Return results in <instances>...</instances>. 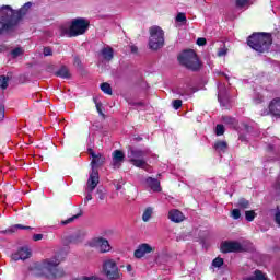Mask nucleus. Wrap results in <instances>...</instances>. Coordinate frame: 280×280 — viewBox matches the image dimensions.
<instances>
[{"instance_id":"f257e3e1","label":"nucleus","mask_w":280,"mask_h":280,"mask_svg":"<svg viewBox=\"0 0 280 280\" xmlns=\"http://www.w3.org/2000/svg\"><path fill=\"white\" fill-rule=\"evenodd\" d=\"M30 8H32V2L24 3V5L19 10H14L12 7L7 5V14L5 16L2 15V21L4 22L0 21V34H3V32H10V30L16 27V25L23 21V16L27 14Z\"/></svg>"},{"instance_id":"f03ea898","label":"nucleus","mask_w":280,"mask_h":280,"mask_svg":"<svg viewBox=\"0 0 280 280\" xmlns=\"http://www.w3.org/2000/svg\"><path fill=\"white\" fill-rule=\"evenodd\" d=\"M91 22L84 18L73 19L69 27L60 26V36H67V38H77L86 34Z\"/></svg>"},{"instance_id":"7ed1b4c3","label":"nucleus","mask_w":280,"mask_h":280,"mask_svg":"<svg viewBox=\"0 0 280 280\" xmlns=\"http://www.w3.org/2000/svg\"><path fill=\"white\" fill-rule=\"evenodd\" d=\"M247 45L258 54L270 51L272 35L270 33H254L247 38Z\"/></svg>"},{"instance_id":"20e7f679","label":"nucleus","mask_w":280,"mask_h":280,"mask_svg":"<svg viewBox=\"0 0 280 280\" xmlns=\"http://www.w3.org/2000/svg\"><path fill=\"white\" fill-rule=\"evenodd\" d=\"M178 62L189 71L198 73L202 69V61L198 58V54L194 49L184 50L178 57Z\"/></svg>"},{"instance_id":"39448f33","label":"nucleus","mask_w":280,"mask_h":280,"mask_svg":"<svg viewBox=\"0 0 280 280\" xmlns=\"http://www.w3.org/2000/svg\"><path fill=\"white\" fill-rule=\"evenodd\" d=\"M127 156L133 167H139L140 170L148 167V162L144 159L145 152L143 150L128 147Z\"/></svg>"},{"instance_id":"423d86ee","label":"nucleus","mask_w":280,"mask_h":280,"mask_svg":"<svg viewBox=\"0 0 280 280\" xmlns=\"http://www.w3.org/2000/svg\"><path fill=\"white\" fill-rule=\"evenodd\" d=\"M165 45V33L161 30L160 26H152L150 28V39H149V47L156 51L161 49Z\"/></svg>"},{"instance_id":"0eeeda50","label":"nucleus","mask_w":280,"mask_h":280,"mask_svg":"<svg viewBox=\"0 0 280 280\" xmlns=\"http://www.w3.org/2000/svg\"><path fill=\"white\" fill-rule=\"evenodd\" d=\"M60 260L58 258L46 259L42 264V269L48 272L54 279H60L65 277V270L60 269Z\"/></svg>"},{"instance_id":"6e6552de","label":"nucleus","mask_w":280,"mask_h":280,"mask_svg":"<svg viewBox=\"0 0 280 280\" xmlns=\"http://www.w3.org/2000/svg\"><path fill=\"white\" fill-rule=\"evenodd\" d=\"M103 272L108 280L121 279V272L117 262L114 259H107L103 262Z\"/></svg>"},{"instance_id":"1a4fd4ad","label":"nucleus","mask_w":280,"mask_h":280,"mask_svg":"<svg viewBox=\"0 0 280 280\" xmlns=\"http://www.w3.org/2000/svg\"><path fill=\"white\" fill-rule=\"evenodd\" d=\"M220 252L224 255L229 253H244V246L236 241H224L220 245Z\"/></svg>"},{"instance_id":"9d476101","label":"nucleus","mask_w":280,"mask_h":280,"mask_svg":"<svg viewBox=\"0 0 280 280\" xmlns=\"http://www.w3.org/2000/svg\"><path fill=\"white\" fill-rule=\"evenodd\" d=\"M92 246L98 248L100 253H110V250H113V247L110 246L108 240L102 236L94 238L92 241Z\"/></svg>"},{"instance_id":"9b49d317","label":"nucleus","mask_w":280,"mask_h":280,"mask_svg":"<svg viewBox=\"0 0 280 280\" xmlns=\"http://www.w3.org/2000/svg\"><path fill=\"white\" fill-rule=\"evenodd\" d=\"M156 248L152 247L148 243H142L138 245L137 249L133 252V256L136 259H143V256L150 255V253H154Z\"/></svg>"},{"instance_id":"f8f14e48","label":"nucleus","mask_w":280,"mask_h":280,"mask_svg":"<svg viewBox=\"0 0 280 280\" xmlns=\"http://www.w3.org/2000/svg\"><path fill=\"white\" fill-rule=\"evenodd\" d=\"M32 257V252L27 247L20 248L16 253L11 255V258L13 261H25V259H30Z\"/></svg>"},{"instance_id":"ddd939ff","label":"nucleus","mask_w":280,"mask_h":280,"mask_svg":"<svg viewBox=\"0 0 280 280\" xmlns=\"http://www.w3.org/2000/svg\"><path fill=\"white\" fill-rule=\"evenodd\" d=\"M97 185H100V171H97V168H93L88 179V187L90 191H93Z\"/></svg>"},{"instance_id":"4468645a","label":"nucleus","mask_w":280,"mask_h":280,"mask_svg":"<svg viewBox=\"0 0 280 280\" xmlns=\"http://www.w3.org/2000/svg\"><path fill=\"white\" fill-rule=\"evenodd\" d=\"M90 154L92 156V172L93 170H97V167H102V165H104V162L106 161V158H104V155L102 154H95V152H93V150L90 151Z\"/></svg>"},{"instance_id":"2eb2a0df","label":"nucleus","mask_w":280,"mask_h":280,"mask_svg":"<svg viewBox=\"0 0 280 280\" xmlns=\"http://www.w3.org/2000/svg\"><path fill=\"white\" fill-rule=\"evenodd\" d=\"M269 115L273 117H280V97H276L270 101L268 105Z\"/></svg>"},{"instance_id":"dca6fc26","label":"nucleus","mask_w":280,"mask_h":280,"mask_svg":"<svg viewBox=\"0 0 280 280\" xmlns=\"http://www.w3.org/2000/svg\"><path fill=\"white\" fill-rule=\"evenodd\" d=\"M168 220L175 222V224H180V222L185 220V214H183L180 210L173 209L168 212Z\"/></svg>"},{"instance_id":"f3484780","label":"nucleus","mask_w":280,"mask_h":280,"mask_svg":"<svg viewBox=\"0 0 280 280\" xmlns=\"http://www.w3.org/2000/svg\"><path fill=\"white\" fill-rule=\"evenodd\" d=\"M101 56L103 57V60H106L107 62H110L113 58H115V50L110 46H106L102 48Z\"/></svg>"},{"instance_id":"a211bd4d","label":"nucleus","mask_w":280,"mask_h":280,"mask_svg":"<svg viewBox=\"0 0 280 280\" xmlns=\"http://www.w3.org/2000/svg\"><path fill=\"white\" fill-rule=\"evenodd\" d=\"M147 185H149L150 189H152V191H161V182L156 178L153 177H148L147 178Z\"/></svg>"},{"instance_id":"6ab92c4d","label":"nucleus","mask_w":280,"mask_h":280,"mask_svg":"<svg viewBox=\"0 0 280 280\" xmlns=\"http://www.w3.org/2000/svg\"><path fill=\"white\" fill-rule=\"evenodd\" d=\"M56 78H62L63 80H70L71 72L67 66H61V68L55 72Z\"/></svg>"},{"instance_id":"aec40b11","label":"nucleus","mask_w":280,"mask_h":280,"mask_svg":"<svg viewBox=\"0 0 280 280\" xmlns=\"http://www.w3.org/2000/svg\"><path fill=\"white\" fill-rule=\"evenodd\" d=\"M84 240V234L82 232L78 231L74 234H71L68 236L67 241L69 244H80Z\"/></svg>"},{"instance_id":"412c9836","label":"nucleus","mask_w":280,"mask_h":280,"mask_svg":"<svg viewBox=\"0 0 280 280\" xmlns=\"http://www.w3.org/2000/svg\"><path fill=\"white\" fill-rule=\"evenodd\" d=\"M112 155L115 164L124 163V159H126V154L121 150H115Z\"/></svg>"},{"instance_id":"4be33fe9","label":"nucleus","mask_w":280,"mask_h":280,"mask_svg":"<svg viewBox=\"0 0 280 280\" xmlns=\"http://www.w3.org/2000/svg\"><path fill=\"white\" fill-rule=\"evenodd\" d=\"M213 148L218 152H226L229 149V143H226V141L219 140L214 143Z\"/></svg>"},{"instance_id":"5701e85b","label":"nucleus","mask_w":280,"mask_h":280,"mask_svg":"<svg viewBox=\"0 0 280 280\" xmlns=\"http://www.w3.org/2000/svg\"><path fill=\"white\" fill-rule=\"evenodd\" d=\"M83 213L84 212L82 210H80L79 213H77L66 220H62L61 221L62 226H67V224H71L72 222H75V220H78V218H82Z\"/></svg>"},{"instance_id":"b1692460","label":"nucleus","mask_w":280,"mask_h":280,"mask_svg":"<svg viewBox=\"0 0 280 280\" xmlns=\"http://www.w3.org/2000/svg\"><path fill=\"white\" fill-rule=\"evenodd\" d=\"M236 207H238V209H250V201H248L246 198H240Z\"/></svg>"},{"instance_id":"393cba45","label":"nucleus","mask_w":280,"mask_h":280,"mask_svg":"<svg viewBox=\"0 0 280 280\" xmlns=\"http://www.w3.org/2000/svg\"><path fill=\"white\" fill-rule=\"evenodd\" d=\"M243 280H266V276H264L261 270H256L255 276L244 278Z\"/></svg>"},{"instance_id":"a878e982","label":"nucleus","mask_w":280,"mask_h":280,"mask_svg":"<svg viewBox=\"0 0 280 280\" xmlns=\"http://www.w3.org/2000/svg\"><path fill=\"white\" fill-rule=\"evenodd\" d=\"M153 209L151 207L145 208L142 214L143 222H150V218H152Z\"/></svg>"},{"instance_id":"bb28decb","label":"nucleus","mask_w":280,"mask_h":280,"mask_svg":"<svg viewBox=\"0 0 280 280\" xmlns=\"http://www.w3.org/2000/svg\"><path fill=\"white\" fill-rule=\"evenodd\" d=\"M101 91L105 93L106 95H113V88L109 85L108 82H104L101 84Z\"/></svg>"},{"instance_id":"cd10ccee","label":"nucleus","mask_w":280,"mask_h":280,"mask_svg":"<svg viewBox=\"0 0 280 280\" xmlns=\"http://www.w3.org/2000/svg\"><path fill=\"white\" fill-rule=\"evenodd\" d=\"M10 82V77L0 75V89L5 91L8 89V83Z\"/></svg>"},{"instance_id":"c85d7f7f","label":"nucleus","mask_w":280,"mask_h":280,"mask_svg":"<svg viewBox=\"0 0 280 280\" xmlns=\"http://www.w3.org/2000/svg\"><path fill=\"white\" fill-rule=\"evenodd\" d=\"M255 218H257V213L255 212V210L245 211V220H247V222H253Z\"/></svg>"},{"instance_id":"c756f323","label":"nucleus","mask_w":280,"mask_h":280,"mask_svg":"<svg viewBox=\"0 0 280 280\" xmlns=\"http://www.w3.org/2000/svg\"><path fill=\"white\" fill-rule=\"evenodd\" d=\"M212 266L214 268H222V266H224V258L222 257H217L212 260Z\"/></svg>"},{"instance_id":"7c9ffc66","label":"nucleus","mask_w":280,"mask_h":280,"mask_svg":"<svg viewBox=\"0 0 280 280\" xmlns=\"http://www.w3.org/2000/svg\"><path fill=\"white\" fill-rule=\"evenodd\" d=\"M12 58H19V56H23V48L16 47L13 50H11Z\"/></svg>"},{"instance_id":"2f4dec72","label":"nucleus","mask_w":280,"mask_h":280,"mask_svg":"<svg viewBox=\"0 0 280 280\" xmlns=\"http://www.w3.org/2000/svg\"><path fill=\"white\" fill-rule=\"evenodd\" d=\"M222 121H224V124H230L231 126H234V124H236L235 118L231 116H222Z\"/></svg>"},{"instance_id":"473e14b6","label":"nucleus","mask_w":280,"mask_h":280,"mask_svg":"<svg viewBox=\"0 0 280 280\" xmlns=\"http://www.w3.org/2000/svg\"><path fill=\"white\" fill-rule=\"evenodd\" d=\"M231 218H233V220H240V218H242V212L240 209H233L231 211Z\"/></svg>"},{"instance_id":"72a5a7b5","label":"nucleus","mask_w":280,"mask_h":280,"mask_svg":"<svg viewBox=\"0 0 280 280\" xmlns=\"http://www.w3.org/2000/svg\"><path fill=\"white\" fill-rule=\"evenodd\" d=\"M177 23H187V15L185 13H178L176 16Z\"/></svg>"},{"instance_id":"f704fd0d","label":"nucleus","mask_w":280,"mask_h":280,"mask_svg":"<svg viewBox=\"0 0 280 280\" xmlns=\"http://www.w3.org/2000/svg\"><path fill=\"white\" fill-rule=\"evenodd\" d=\"M215 135L217 137H222V135H224V125H217Z\"/></svg>"},{"instance_id":"c9c22d12","label":"nucleus","mask_w":280,"mask_h":280,"mask_svg":"<svg viewBox=\"0 0 280 280\" xmlns=\"http://www.w3.org/2000/svg\"><path fill=\"white\" fill-rule=\"evenodd\" d=\"M182 106H183V101L182 100H174L173 101V108L175 109V110H178L179 108H182Z\"/></svg>"},{"instance_id":"e433bc0d","label":"nucleus","mask_w":280,"mask_h":280,"mask_svg":"<svg viewBox=\"0 0 280 280\" xmlns=\"http://www.w3.org/2000/svg\"><path fill=\"white\" fill-rule=\"evenodd\" d=\"M275 222H276V224H278V226H280V208H279V206H277V210L275 213Z\"/></svg>"},{"instance_id":"4c0bfd02","label":"nucleus","mask_w":280,"mask_h":280,"mask_svg":"<svg viewBox=\"0 0 280 280\" xmlns=\"http://www.w3.org/2000/svg\"><path fill=\"white\" fill-rule=\"evenodd\" d=\"M3 119H5V106L0 104V121H3Z\"/></svg>"},{"instance_id":"58836bf2","label":"nucleus","mask_w":280,"mask_h":280,"mask_svg":"<svg viewBox=\"0 0 280 280\" xmlns=\"http://www.w3.org/2000/svg\"><path fill=\"white\" fill-rule=\"evenodd\" d=\"M248 0H236L235 5L236 8H244V5H247Z\"/></svg>"},{"instance_id":"ea45409f","label":"nucleus","mask_w":280,"mask_h":280,"mask_svg":"<svg viewBox=\"0 0 280 280\" xmlns=\"http://www.w3.org/2000/svg\"><path fill=\"white\" fill-rule=\"evenodd\" d=\"M197 45H198L199 47H205V45H207V38H205V37H199V38L197 39Z\"/></svg>"},{"instance_id":"a19ab883","label":"nucleus","mask_w":280,"mask_h":280,"mask_svg":"<svg viewBox=\"0 0 280 280\" xmlns=\"http://www.w3.org/2000/svg\"><path fill=\"white\" fill-rule=\"evenodd\" d=\"M264 102V95L257 94V96L254 97L255 104H262Z\"/></svg>"},{"instance_id":"79ce46f5","label":"nucleus","mask_w":280,"mask_h":280,"mask_svg":"<svg viewBox=\"0 0 280 280\" xmlns=\"http://www.w3.org/2000/svg\"><path fill=\"white\" fill-rule=\"evenodd\" d=\"M43 54L44 56H54V50H51V47H45Z\"/></svg>"},{"instance_id":"37998d69","label":"nucleus","mask_w":280,"mask_h":280,"mask_svg":"<svg viewBox=\"0 0 280 280\" xmlns=\"http://www.w3.org/2000/svg\"><path fill=\"white\" fill-rule=\"evenodd\" d=\"M95 104H96V110H97L98 115L104 117V112L102 110V103L96 102Z\"/></svg>"},{"instance_id":"c03bdc74","label":"nucleus","mask_w":280,"mask_h":280,"mask_svg":"<svg viewBox=\"0 0 280 280\" xmlns=\"http://www.w3.org/2000/svg\"><path fill=\"white\" fill-rule=\"evenodd\" d=\"M14 228L15 229H23L25 231H32V226H25L23 224H15Z\"/></svg>"},{"instance_id":"a18cd8bd","label":"nucleus","mask_w":280,"mask_h":280,"mask_svg":"<svg viewBox=\"0 0 280 280\" xmlns=\"http://www.w3.org/2000/svg\"><path fill=\"white\" fill-rule=\"evenodd\" d=\"M73 62L75 67H82V60L78 56H74Z\"/></svg>"},{"instance_id":"49530a36","label":"nucleus","mask_w":280,"mask_h":280,"mask_svg":"<svg viewBox=\"0 0 280 280\" xmlns=\"http://www.w3.org/2000/svg\"><path fill=\"white\" fill-rule=\"evenodd\" d=\"M33 240H34V242H40V240H43V234H35L33 236Z\"/></svg>"},{"instance_id":"de8ad7c7","label":"nucleus","mask_w":280,"mask_h":280,"mask_svg":"<svg viewBox=\"0 0 280 280\" xmlns=\"http://www.w3.org/2000/svg\"><path fill=\"white\" fill-rule=\"evenodd\" d=\"M98 199L104 200L106 198V195L102 190H97Z\"/></svg>"},{"instance_id":"09e8293b","label":"nucleus","mask_w":280,"mask_h":280,"mask_svg":"<svg viewBox=\"0 0 280 280\" xmlns=\"http://www.w3.org/2000/svg\"><path fill=\"white\" fill-rule=\"evenodd\" d=\"M130 51L131 54H138L139 52V48L135 45L130 46Z\"/></svg>"},{"instance_id":"8fccbe9b","label":"nucleus","mask_w":280,"mask_h":280,"mask_svg":"<svg viewBox=\"0 0 280 280\" xmlns=\"http://www.w3.org/2000/svg\"><path fill=\"white\" fill-rule=\"evenodd\" d=\"M218 56H226V49L219 50Z\"/></svg>"},{"instance_id":"3c124183","label":"nucleus","mask_w":280,"mask_h":280,"mask_svg":"<svg viewBox=\"0 0 280 280\" xmlns=\"http://www.w3.org/2000/svg\"><path fill=\"white\" fill-rule=\"evenodd\" d=\"M90 200H93V195L88 194L85 197V202H89Z\"/></svg>"},{"instance_id":"603ef678","label":"nucleus","mask_w":280,"mask_h":280,"mask_svg":"<svg viewBox=\"0 0 280 280\" xmlns=\"http://www.w3.org/2000/svg\"><path fill=\"white\" fill-rule=\"evenodd\" d=\"M133 106H145V103H143V102H136V103H133Z\"/></svg>"},{"instance_id":"864d4df0","label":"nucleus","mask_w":280,"mask_h":280,"mask_svg":"<svg viewBox=\"0 0 280 280\" xmlns=\"http://www.w3.org/2000/svg\"><path fill=\"white\" fill-rule=\"evenodd\" d=\"M126 268H127V271L130 272L132 270V265H127Z\"/></svg>"},{"instance_id":"5fc2aeb1","label":"nucleus","mask_w":280,"mask_h":280,"mask_svg":"<svg viewBox=\"0 0 280 280\" xmlns=\"http://www.w3.org/2000/svg\"><path fill=\"white\" fill-rule=\"evenodd\" d=\"M244 128H245V130H248V128H250V126H248L247 124H244Z\"/></svg>"},{"instance_id":"6e6d98bb","label":"nucleus","mask_w":280,"mask_h":280,"mask_svg":"<svg viewBox=\"0 0 280 280\" xmlns=\"http://www.w3.org/2000/svg\"><path fill=\"white\" fill-rule=\"evenodd\" d=\"M0 233H10V230L1 231Z\"/></svg>"},{"instance_id":"4d7b16f0","label":"nucleus","mask_w":280,"mask_h":280,"mask_svg":"<svg viewBox=\"0 0 280 280\" xmlns=\"http://www.w3.org/2000/svg\"><path fill=\"white\" fill-rule=\"evenodd\" d=\"M238 139H240L241 141H244V137H242V136H240Z\"/></svg>"},{"instance_id":"13d9d810","label":"nucleus","mask_w":280,"mask_h":280,"mask_svg":"<svg viewBox=\"0 0 280 280\" xmlns=\"http://www.w3.org/2000/svg\"><path fill=\"white\" fill-rule=\"evenodd\" d=\"M158 176H161V174H158Z\"/></svg>"}]
</instances>
